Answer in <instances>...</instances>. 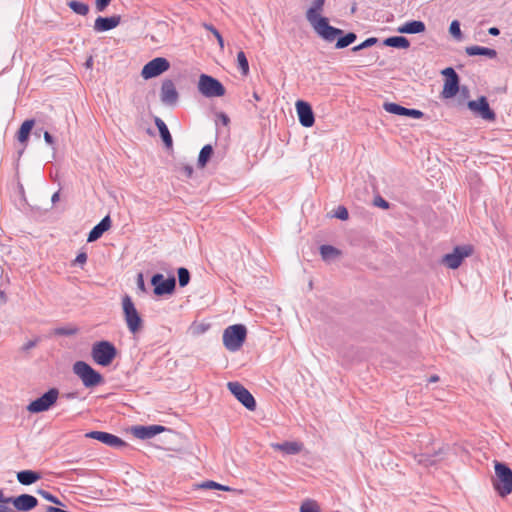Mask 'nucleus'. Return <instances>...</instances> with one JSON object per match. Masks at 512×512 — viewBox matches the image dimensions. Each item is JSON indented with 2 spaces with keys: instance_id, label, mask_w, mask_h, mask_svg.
Instances as JSON below:
<instances>
[{
  "instance_id": "obj_1",
  "label": "nucleus",
  "mask_w": 512,
  "mask_h": 512,
  "mask_svg": "<svg viewBox=\"0 0 512 512\" xmlns=\"http://www.w3.org/2000/svg\"><path fill=\"white\" fill-rule=\"evenodd\" d=\"M325 2L326 0H313L311 6L306 11V19L320 37H333L339 32L335 30L334 26L329 24L327 17L321 15Z\"/></svg>"
},
{
  "instance_id": "obj_2",
  "label": "nucleus",
  "mask_w": 512,
  "mask_h": 512,
  "mask_svg": "<svg viewBox=\"0 0 512 512\" xmlns=\"http://www.w3.org/2000/svg\"><path fill=\"white\" fill-rule=\"evenodd\" d=\"M495 477L493 488L499 496L505 497L512 493V469L503 462L495 461Z\"/></svg>"
},
{
  "instance_id": "obj_3",
  "label": "nucleus",
  "mask_w": 512,
  "mask_h": 512,
  "mask_svg": "<svg viewBox=\"0 0 512 512\" xmlns=\"http://www.w3.org/2000/svg\"><path fill=\"white\" fill-rule=\"evenodd\" d=\"M72 370L80 378L85 388H94L104 382L102 374L85 361H76Z\"/></svg>"
},
{
  "instance_id": "obj_4",
  "label": "nucleus",
  "mask_w": 512,
  "mask_h": 512,
  "mask_svg": "<svg viewBox=\"0 0 512 512\" xmlns=\"http://www.w3.org/2000/svg\"><path fill=\"white\" fill-rule=\"evenodd\" d=\"M118 354L115 345L108 340H101L93 343L91 348V357L93 361L100 366L107 367Z\"/></svg>"
},
{
  "instance_id": "obj_5",
  "label": "nucleus",
  "mask_w": 512,
  "mask_h": 512,
  "mask_svg": "<svg viewBox=\"0 0 512 512\" xmlns=\"http://www.w3.org/2000/svg\"><path fill=\"white\" fill-rule=\"evenodd\" d=\"M247 329L243 324L228 326L223 332V345L230 352L238 351L244 344Z\"/></svg>"
},
{
  "instance_id": "obj_6",
  "label": "nucleus",
  "mask_w": 512,
  "mask_h": 512,
  "mask_svg": "<svg viewBox=\"0 0 512 512\" xmlns=\"http://www.w3.org/2000/svg\"><path fill=\"white\" fill-rule=\"evenodd\" d=\"M198 90L203 96L208 98L222 97L226 92L225 87L217 78L207 74L200 75Z\"/></svg>"
},
{
  "instance_id": "obj_7",
  "label": "nucleus",
  "mask_w": 512,
  "mask_h": 512,
  "mask_svg": "<svg viewBox=\"0 0 512 512\" xmlns=\"http://www.w3.org/2000/svg\"><path fill=\"white\" fill-rule=\"evenodd\" d=\"M122 309L129 331L133 334L137 333L141 329L143 321L129 295L122 298Z\"/></svg>"
},
{
  "instance_id": "obj_8",
  "label": "nucleus",
  "mask_w": 512,
  "mask_h": 512,
  "mask_svg": "<svg viewBox=\"0 0 512 512\" xmlns=\"http://www.w3.org/2000/svg\"><path fill=\"white\" fill-rule=\"evenodd\" d=\"M59 396V391L57 388H50L44 394H42L37 399L31 401L27 410L30 413H41L48 411L57 401Z\"/></svg>"
},
{
  "instance_id": "obj_9",
  "label": "nucleus",
  "mask_w": 512,
  "mask_h": 512,
  "mask_svg": "<svg viewBox=\"0 0 512 512\" xmlns=\"http://www.w3.org/2000/svg\"><path fill=\"white\" fill-rule=\"evenodd\" d=\"M441 74L445 77L441 96L444 99H450L456 96L460 91V78L454 68L447 67L442 70Z\"/></svg>"
},
{
  "instance_id": "obj_10",
  "label": "nucleus",
  "mask_w": 512,
  "mask_h": 512,
  "mask_svg": "<svg viewBox=\"0 0 512 512\" xmlns=\"http://www.w3.org/2000/svg\"><path fill=\"white\" fill-rule=\"evenodd\" d=\"M227 388L231 394L249 411H255L256 400L253 395L239 382H228Z\"/></svg>"
},
{
  "instance_id": "obj_11",
  "label": "nucleus",
  "mask_w": 512,
  "mask_h": 512,
  "mask_svg": "<svg viewBox=\"0 0 512 512\" xmlns=\"http://www.w3.org/2000/svg\"><path fill=\"white\" fill-rule=\"evenodd\" d=\"M467 107L475 116L483 120L491 122L496 119V113L491 109L488 99L485 96H480L477 100L468 101Z\"/></svg>"
},
{
  "instance_id": "obj_12",
  "label": "nucleus",
  "mask_w": 512,
  "mask_h": 512,
  "mask_svg": "<svg viewBox=\"0 0 512 512\" xmlns=\"http://www.w3.org/2000/svg\"><path fill=\"white\" fill-rule=\"evenodd\" d=\"M151 285L156 296L170 295L175 291L176 279L174 276L165 278L163 274L155 273L151 277Z\"/></svg>"
},
{
  "instance_id": "obj_13",
  "label": "nucleus",
  "mask_w": 512,
  "mask_h": 512,
  "mask_svg": "<svg viewBox=\"0 0 512 512\" xmlns=\"http://www.w3.org/2000/svg\"><path fill=\"white\" fill-rule=\"evenodd\" d=\"M472 252L473 248L470 245L456 246L453 252L443 256L442 263L450 269H457Z\"/></svg>"
},
{
  "instance_id": "obj_14",
  "label": "nucleus",
  "mask_w": 512,
  "mask_h": 512,
  "mask_svg": "<svg viewBox=\"0 0 512 512\" xmlns=\"http://www.w3.org/2000/svg\"><path fill=\"white\" fill-rule=\"evenodd\" d=\"M170 68L169 61L164 57H156L146 63L141 71V76L145 79L155 78Z\"/></svg>"
},
{
  "instance_id": "obj_15",
  "label": "nucleus",
  "mask_w": 512,
  "mask_h": 512,
  "mask_svg": "<svg viewBox=\"0 0 512 512\" xmlns=\"http://www.w3.org/2000/svg\"><path fill=\"white\" fill-rule=\"evenodd\" d=\"M85 436L116 449H121L128 446V444L120 437L105 431H90L86 433Z\"/></svg>"
},
{
  "instance_id": "obj_16",
  "label": "nucleus",
  "mask_w": 512,
  "mask_h": 512,
  "mask_svg": "<svg viewBox=\"0 0 512 512\" xmlns=\"http://www.w3.org/2000/svg\"><path fill=\"white\" fill-rule=\"evenodd\" d=\"M161 102L170 107H174L179 100V93L174 82L171 79L163 80L160 88Z\"/></svg>"
},
{
  "instance_id": "obj_17",
  "label": "nucleus",
  "mask_w": 512,
  "mask_h": 512,
  "mask_svg": "<svg viewBox=\"0 0 512 512\" xmlns=\"http://www.w3.org/2000/svg\"><path fill=\"white\" fill-rule=\"evenodd\" d=\"M295 107L299 123L306 128L312 127L315 123V115L312 106L304 100H298Z\"/></svg>"
},
{
  "instance_id": "obj_18",
  "label": "nucleus",
  "mask_w": 512,
  "mask_h": 512,
  "mask_svg": "<svg viewBox=\"0 0 512 512\" xmlns=\"http://www.w3.org/2000/svg\"><path fill=\"white\" fill-rule=\"evenodd\" d=\"M383 109L386 112L394 115L405 116L414 119H421L424 116V113L418 109L406 108L394 102H385L383 104Z\"/></svg>"
},
{
  "instance_id": "obj_19",
  "label": "nucleus",
  "mask_w": 512,
  "mask_h": 512,
  "mask_svg": "<svg viewBox=\"0 0 512 512\" xmlns=\"http://www.w3.org/2000/svg\"><path fill=\"white\" fill-rule=\"evenodd\" d=\"M335 30H338L339 33L335 34L333 37L325 36V37H321V38L328 43H332V42L336 41V44H335L336 49L346 48L349 45L353 44L357 39V35L354 32L344 33V31L342 29L336 28V27H335Z\"/></svg>"
},
{
  "instance_id": "obj_20",
  "label": "nucleus",
  "mask_w": 512,
  "mask_h": 512,
  "mask_svg": "<svg viewBox=\"0 0 512 512\" xmlns=\"http://www.w3.org/2000/svg\"><path fill=\"white\" fill-rule=\"evenodd\" d=\"M166 430H168V428H166L165 426H162V425H149V426L139 425V426L133 427L132 432H133L134 436L137 437L138 439L145 440V439H151L154 436H156Z\"/></svg>"
},
{
  "instance_id": "obj_21",
  "label": "nucleus",
  "mask_w": 512,
  "mask_h": 512,
  "mask_svg": "<svg viewBox=\"0 0 512 512\" xmlns=\"http://www.w3.org/2000/svg\"><path fill=\"white\" fill-rule=\"evenodd\" d=\"M11 504L18 510V511H30L34 509L38 505V500L36 497L30 495V494H21L16 497H12Z\"/></svg>"
},
{
  "instance_id": "obj_22",
  "label": "nucleus",
  "mask_w": 512,
  "mask_h": 512,
  "mask_svg": "<svg viewBox=\"0 0 512 512\" xmlns=\"http://www.w3.org/2000/svg\"><path fill=\"white\" fill-rule=\"evenodd\" d=\"M121 22L120 15H113L110 17L99 16L94 23V30L97 32H106L116 28Z\"/></svg>"
},
{
  "instance_id": "obj_23",
  "label": "nucleus",
  "mask_w": 512,
  "mask_h": 512,
  "mask_svg": "<svg viewBox=\"0 0 512 512\" xmlns=\"http://www.w3.org/2000/svg\"><path fill=\"white\" fill-rule=\"evenodd\" d=\"M111 224L112 221L109 215L103 217L102 220L90 230L87 236V242L91 243L97 241L106 231L110 229Z\"/></svg>"
},
{
  "instance_id": "obj_24",
  "label": "nucleus",
  "mask_w": 512,
  "mask_h": 512,
  "mask_svg": "<svg viewBox=\"0 0 512 512\" xmlns=\"http://www.w3.org/2000/svg\"><path fill=\"white\" fill-rule=\"evenodd\" d=\"M426 29L425 23L421 20H411L400 26L397 31L402 34H418Z\"/></svg>"
},
{
  "instance_id": "obj_25",
  "label": "nucleus",
  "mask_w": 512,
  "mask_h": 512,
  "mask_svg": "<svg viewBox=\"0 0 512 512\" xmlns=\"http://www.w3.org/2000/svg\"><path fill=\"white\" fill-rule=\"evenodd\" d=\"M465 52L468 56H486L490 59L497 57V51L492 48L473 45L465 48Z\"/></svg>"
},
{
  "instance_id": "obj_26",
  "label": "nucleus",
  "mask_w": 512,
  "mask_h": 512,
  "mask_svg": "<svg viewBox=\"0 0 512 512\" xmlns=\"http://www.w3.org/2000/svg\"><path fill=\"white\" fill-rule=\"evenodd\" d=\"M154 122H155L156 127L158 128L160 137H161L164 145L167 148H171L172 145H173V140H172V136H171V134L169 132V129H168L167 125L159 117H155Z\"/></svg>"
},
{
  "instance_id": "obj_27",
  "label": "nucleus",
  "mask_w": 512,
  "mask_h": 512,
  "mask_svg": "<svg viewBox=\"0 0 512 512\" xmlns=\"http://www.w3.org/2000/svg\"><path fill=\"white\" fill-rule=\"evenodd\" d=\"M276 450H280L288 455L298 454L302 449V444L294 441H285L282 443L273 444Z\"/></svg>"
},
{
  "instance_id": "obj_28",
  "label": "nucleus",
  "mask_w": 512,
  "mask_h": 512,
  "mask_svg": "<svg viewBox=\"0 0 512 512\" xmlns=\"http://www.w3.org/2000/svg\"><path fill=\"white\" fill-rule=\"evenodd\" d=\"M41 478L40 473L33 470H22L17 473V480L22 485H31Z\"/></svg>"
},
{
  "instance_id": "obj_29",
  "label": "nucleus",
  "mask_w": 512,
  "mask_h": 512,
  "mask_svg": "<svg viewBox=\"0 0 512 512\" xmlns=\"http://www.w3.org/2000/svg\"><path fill=\"white\" fill-rule=\"evenodd\" d=\"M34 124H35L34 119H27L21 124V126L17 132V139L20 143H22V144L27 143V141L29 139V135L31 133V130L34 127Z\"/></svg>"
},
{
  "instance_id": "obj_30",
  "label": "nucleus",
  "mask_w": 512,
  "mask_h": 512,
  "mask_svg": "<svg viewBox=\"0 0 512 512\" xmlns=\"http://www.w3.org/2000/svg\"><path fill=\"white\" fill-rule=\"evenodd\" d=\"M383 45L397 49H407L410 47V41L404 36H391L383 41Z\"/></svg>"
},
{
  "instance_id": "obj_31",
  "label": "nucleus",
  "mask_w": 512,
  "mask_h": 512,
  "mask_svg": "<svg viewBox=\"0 0 512 512\" xmlns=\"http://www.w3.org/2000/svg\"><path fill=\"white\" fill-rule=\"evenodd\" d=\"M213 153L214 149L211 144L204 145L198 155L197 166L199 168H204L210 161Z\"/></svg>"
},
{
  "instance_id": "obj_32",
  "label": "nucleus",
  "mask_w": 512,
  "mask_h": 512,
  "mask_svg": "<svg viewBox=\"0 0 512 512\" xmlns=\"http://www.w3.org/2000/svg\"><path fill=\"white\" fill-rule=\"evenodd\" d=\"M320 254L323 260L327 261L338 256L340 251L334 246L325 244L320 246Z\"/></svg>"
},
{
  "instance_id": "obj_33",
  "label": "nucleus",
  "mask_w": 512,
  "mask_h": 512,
  "mask_svg": "<svg viewBox=\"0 0 512 512\" xmlns=\"http://www.w3.org/2000/svg\"><path fill=\"white\" fill-rule=\"evenodd\" d=\"M68 6L74 13L78 15L85 16L89 12V6L77 0L68 2Z\"/></svg>"
},
{
  "instance_id": "obj_34",
  "label": "nucleus",
  "mask_w": 512,
  "mask_h": 512,
  "mask_svg": "<svg viewBox=\"0 0 512 512\" xmlns=\"http://www.w3.org/2000/svg\"><path fill=\"white\" fill-rule=\"evenodd\" d=\"M237 62L238 67L241 71V74L247 76L249 74V63L248 59L243 51H239L237 53Z\"/></svg>"
},
{
  "instance_id": "obj_35",
  "label": "nucleus",
  "mask_w": 512,
  "mask_h": 512,
  "mask_svg": "<svg viewBox=\"0 0 512 512\" xmlns=\"http://www.w3.org/2000/svg\"><path fill=\"white\" fill-rule=\"evenodd\" d=\"M178 283L181 288L187 286L190 282V272L185 267H180L177 269Z\"/></svg>"
},
{
  "instance_id": "obj_36",
  "label": "nucleus",
  "mask_w": 512,
  "mask_h": 512,
  "mask_svg": "<svg viewBox=\"0 0 512 512\" xmlns=\"http://www.w3.org/2000/svg\"><path fill=\"white\" fill-rule=\"evenodd\" d=\"M441 449L436 451L433 455L430 454H421L418 459V463L423 464L425 466H431L434 465L437 460L436 457L441 454Z\"/></svg>"
},
{
  "instance_id": "obj_37",
  "label": "nucleus",
  "mask_w": 512,
  "mask_h": 512,
  "mask_svg": "<svg viewBox=\"0 0 512 512\" xmlns=\"http://www.w3.org/2000/svg\"><path fill=\"white\" fill-rule=\"evenodd\" d=\"M78 332V328L76 326H65V327H57L53 330V334L57 336H72Z\"/></svg>"
},
{
  "instance_id": "obj_38",
  "label": "nucleus",
  "mask_w": 512,
  "mask_h": 512,
  "mask_svg": "<svg viewBox=\"0 0 512 512\" xmlns=\"http://www.w3.org/2000/svg\"><path fill=\"white\" fill-rule=\"evenodd\" d=\"M377 42H378V38L369 37V38L365 39L363 42H361L360 44L354 46L352 48V51L358 52L360 50H363V49H366V48H369V47L375 45Z\"/></svg>"
},
{
  "instance_id": "obj_39",
  "label": "nucleus",
  "mask_w": 512,
  "mask_h": 512,
  "mask_svg": "<svg viewBox=\"0 0 512 512\" xmlns=\"http://www.w3.org/2000/svg\"><path fill=\"white\" fill-rule=\"evenodd\" d=\"M203 27L213 34V37H215L217 39V42H218L219 46L221 48H223L224 47V40H223V37L220 34V32L212 24L203 23Z\"/></svg>"
},
{
  "instance_id": "obj_40",
  "label": "nucleus",
  "mask_w": 512,
  "mask_h": 512,
  "mask_svg": "<svg viewBox=\"0 0 512 512\" xmlns=\"http://www.w3.org/2000/svg\"><path fill=\"white\" fill-rule=\"evenodd\" d=\"M449 33L456 39H461L462 38V32H461V28H460V22L458 20H453L451 23H450V26H449Z\"/></svg>"
},
{
  "instance_id": "obj_41",
  "label": "nucleus",
  "mask_w": 512,
  "mask_h": 512,
  "mask_svg": "<svg viewBox=\"0 0 512 512\" xmlns=\"http://www.w3.org/2000/svg\"><path fill=\"white\" fill-rule=\"evenodd\" d=\"M37 494L51 503L62 505L61 501L56 496H54L53 494L44 489H38Z\"/></svg>"
},
{
  "instance_id": "obj_42",
  "label": "nucleus",
  "mask_w": 512,
  "mask_h": 512,
  "mask_svg": "<svg viewBox=\"0 0 512 512\" xmlns=\"http://www.w3.org/2000/svg\"><path fill=\"white\" fill-rule=\"evenodd\" d=\"M300 512H320V509L316 502L308 500L302 503Z\"/></svg>"
},
{
  "instance_id": "obj_43",
  "label": "nucleus",
  "mask_w": 512,
  "mask_h": 512,
  "mask_svg": "<svg viewBox=\"0 0 512 512\" xmlns=\"http://www.w3.org/2000/svg\"><path fill=\"white\" fill-rule=\"evenodd\" d=\"M333 216L340 220H347L349 218V212L346 207L340 205L337 207V209L334 211Z\"/></svg>"
},
{
  "instance_id": "obj_44",
  "label": "nucleus",
  "mask_w": 512,
  "mask_h": 512,
  "mask_svg": "<svg viewBox=\"0 0 512 512\" xmlns=\"http://www.w3.org/2000/svg\"><path fill=\"white\" fill-rule=\"evenodd\" d=\"M39 342V339L36 338L34 340H29L28 342H26L22 347H21V351L27 353L30 349L36 347V345L38 344Z\"/></svg>"
},
{
  "instance_id": "obj_45",
  "label": "nucleus",
  "mask_w": 512,
  "mask_h": 512,
  "mask_svg": "<svg viewBox=\"0 0 512 512\" xmlns=\"http://www.w3.org/2000/svg\"><path fill=\"white\" fill-rule=\"evenodd\" d=\"M198 487L201 489H217L219 487V483L209 480L199 484Z\"/></svg>"
},
{
  "instance_id": "obj_46",
  "label": "nucleus",
  "mask_w": 512,
  "mask_h": 512,
  "mask_svg": "<svg viewBox=\"0 0 512 512\" xmlns=\"http://www.w3.org/2000/svg\"><path fill=\"white\" fill-rule=\"evenodd\" d=\"M179 170L187 177L190 178L193 175V167L191 165H181L179 167Z\"/></svg>"
},
{
  "instance_id": "obj_47",
  "label": "nucleus",
  "mask_w": 512,
  "mask_h": 512,
  "mask_svg": "<svg viewBox=\"0 0 512 512\" xmlns=\"http://www.w3.org/2000/svg\"><path fill=\"white\" fill-rule=\"evenodd\" d=\"M374 204H375V206L381 207L383 209L389 208V203L381 196H377L374 199Z\"/></svg>"
},
{
  "instance_id": "obj_48",
  "label": "nucleus",
  "mask_w": 512,
  "mask_h": 512,
  "mask_svg": "<svg viewBox=\"0 0 512 512\" xmlns=\"http://www.w3.org/2000/svg\"><path fill=\"white\" fill-rule=\"evenodd\" d=\"M111 1L112 0H96L95 3L97 10L100 12L104 11Z\"/></svg>"
},
{
  "instance_id": "obj_49",
  "label": "nucleus",
  "mask_w": 512,
  "mask_h": 512,
  "mask_svg": "<svg viewBox=\"0 0 512 512\" xmlns=\"http://www.w3.org/2000/svg\"><path fill=\"white\" fill-rule=\"evenodd\" d=\"M137 287H138V289H140L143 292L146 291V287H145L144 278H143V274L142 273H139L138 276H137Z\"/></svg>"
},
{
  "instance_id": "obj_50",
  "label": "nucleus",
  "mask_w": 512,
  "mask_h": 512,
  "mask_svg": "<svg viewBox=\"0 0 512 512\" xmlns=\"http://www.w3.org/2000/svg\"><path fill=\"white\" fill-rule=\"evenodd\" d=\"M87 261V254L85 252L79 253L75 258V263L84 264Z\"/></svg>"
},
{
  "instance_id": "obj_51",
  "label": "nucleus",
  "mask_w": 512,
  "mask_h": 512,
  "mask_svg": "<svg viewBox=\"0 0 512 512\" xmlns=\"http://www.w3.org/2000/svg\"><path fill=\"white\" fill-rule=\"evenodd\" d=\"M44 140L49 145L54 144V137L48 131L44 132Z\"/></svg>"
},
{
  "instance_id": "obj_52",
  "label": "nucleus",
  "mask_w": 512,
  "mask_h": 512,
  "mask_svg": "<svg viewBox=\"0 0 512 512\" xmlns=\"http://www.w3.org/2000/svg\"><path fill=\"white\" fill-rule=\"evenodd\" d=\"M488 33L491 35V36H498L500 34V30L499 28L497 27H490L488 29Z\"/></svg>"
},
{
  "instance_id": "obj_53",
  "label": "nucleus",
  "mask_w": 512,
  "mask_h": 512,
  "mask_svg": "<svg viewBox=\"0 0 512 512\" xmlns=\"http://www.w3.org/2000/svg\"><path fill=\"white\" fill-rule=\"evenodd\" d=\"M12 497H5L3 491L0 490V503H11Z\"/></svg>"
},
{
  "instance_id": "obj_54",
  "label": "nucleus",
  "mask_w": 512,
  "mask_h": 512,
  "mask_svg": "<svg viewBox=\"0 0 512 512\" xmlns=\"http://www.w3.org/2000/svg\"><path fill=\"white\" fill-rule=\"evenodd\" d=\"M77 395H78L77 392H69V393L64 394L63 397H65L68 400H72V399L77 398Z\"/></svg>"
},
{
  "instance_id": "obj_55",
  "label": "nucleus",
  "mask_w": 512,
  "mask_h": 512,
  "mask_svg": "<svg viewBox=\"0 0 512 512\" xmlns=\"http://www.w3.org/2000/svg\"><path fill=\"white\" fill-rule=\"evenodd\" d=\"M220 118L224 125H227L229 123V117L225 113H221Z\"/></svg>"
},
{
  "instance_id": "obj_56",
  "label": "nucleus",
  "mask_w": 512,
  "mask_h": 512,
  "mask_svg": "<svg viewBox=\"0 0 512 512\" xmlns=\"http://www.w3.org/2000/svg\"><path fill=\"white\" fill-rule=\"evenodd\" d=\"M59 197H60V193L59 191L55 192L52 197H51V202L53 204H55L58 200H59Z\"/></svg>"
},
{
  "instance_id": "obj_57",
  "label": "nucleus",
  "mask_w": 512,
  "mask_h": 512,
  "mask_svg": "<svg viewBox=\"0 0 512 512\" xmlns=\"http://www.w3.org/2000/svg\"><path fill=\"white\" fill-rule=\"evenodd\" d=\"M461 93L464 95V96H468L469 94V90L466 86H463L461 89H460Z\"/></svg>"
},
{
  "instance_id": "obj_58",
  "label": "nucleus",
  "mask_w": 512,
  "mask_h": 512,
  "mask_svg": "<svg viewBox=\"0 0 512 512\" xmlns=\"http://www.w3.org/2000/svg\"><path fill=\"white\" fill-rule=\"evenodd\" d=\"M217 489L218 490H223V491H230L231 490L230 487L222 485V484H219V487Z\"/></svg>"
},
{
  "instance_id": "obj_59",
  "label": "nucleus",
  "mask_w": 512,
  "mask_h": 512,
  "mask_svg": "<svg viewBox=\"0 0 512 512\" xmlns=\"http://www.w3.org/2000/svg\"><path fill=\"white\" fill-rule=\"evenodd\" d=\"M10 508L5 505H0V512H10Z\"/></svg>"
},
{
  "instance_id": "obj_60",
  "label": "nucleus",
  "mask_w": 512,
  "mask_h": 512,
  "mask_svg": "<svg viewBox=\"0 0 512 512\" xmlns=\"http://www.w3.org/2000/svg\"><path fill=\"white\" fill-rule=\"evenodd\" d=\"M439 380V377L437 375H432L429 378V382H437Z\"/></svg>"
},
{
  "instance_id": "obj_61",
  "label": "nucleus",
  "mask_w": 512,
  "mask_h": 512,
  "mask_svg": "<svg viewBox=\"0 0 512 512\" xmlns=\"http://www.w3.org/2000/svg\"><path fill=\"white\" fill-rule=\"evenodd\" d=\"M253 98H254V100H256V101H259V100L261 99V98H260V96H259V94H258L257 92H253Z\"/></svg>"
},
{
  "instance_id": "obj_62",
  "label": "nucleus",
  "mask_w": 512,
  "mask_h": 512,
  "mask_svg": "<svg viewBox=\"0 0 512 512\" xmlns=\"http://www.w3.org/2000/svg\"><path fill=\"white\" fill-rule=\"evenodd\" d=\"M356 9H357V5H356V3H354L351 7V13H355Z\"/></svg>"
},
{
  "instance_id": "obj_63",
  "label": "nucleus",
  "mask_w": 512,
  "mask_h": 512,
  "mask_svg": "<svg viewBox=\"0 0 512 512\" xmlns=\"http://www.w3.org/2000/svg\"><path fill=\"white\" fill-rule=\"evenodd\" d=\"M0 298L5 300V293L1 290H0Z\"/></svg>"
}]
</instances>
